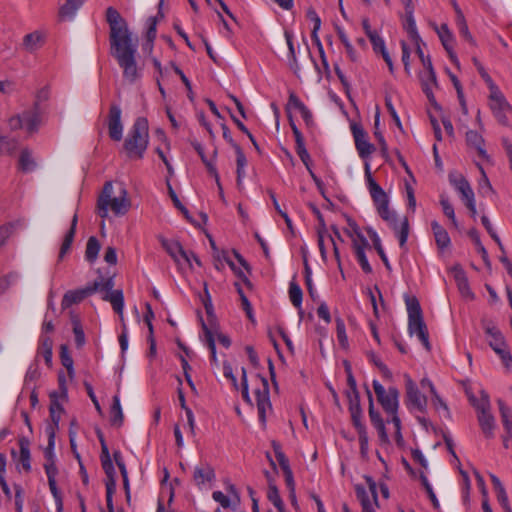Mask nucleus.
Returning <instances> with one entry per match:
<instances>
[{"instance_id": "nucleus-23", "label": "nucleus", "mask_w": 512, "mask_h": 512, "mask_svg": "<svg viewBox=\"0 0 512 512\" xmlns=\"http://www.w3.org/2000/svg\"><path fill=\"white\" fill-rule=\"evenodd\" d=\"M99 289L98 292H104L102 299L110 302L113 310L120 316L121 322L124 321L123 309H124V296L122 290Z\"/></svg>"}, {"instance_id": "nucleus-61", "label": "nucleus", "mask_w": 512, "mask_h": 512, "mask_svg": "<svg viewBox=\"0 0 512 512\" xmlns=\"http://www.w3.org/2000/svg\"><path fill=\"white\" fill-rule=\"evenodd\" d=\"M495 492H496L497 500L500 503L503 510L505 512H511V507L509 504V500H508V496H507L505 488L504 487L500 488L498 490H495Z\"/></svg>"}, {"instance_id": "nucleus-17", "label": "nucleus", "mask_w": 512, "mask_h": 512, "mask_svg": "<svg viewBox=\"0 0 512 512\" xmlns=\"http://www.w3.org/2000/svg\"><path fill=\"white\" fill-rule=\"evenodd\" d=\"M121 108L118 104H111L108 114V132L113 141H120L123 136V124L121 122Z\"/></svg>"}, {"instance_id": "nucleus-34", "label": "nucleus", "mask_w": 512, "mask_h": 512, "mask_svg": "<svg viewBox=\"0 0 512 512\" xmlns=\"http://www.w3.org/2000/svg\"><path fill=\"white\" fill-rule=\"evenodd\" d=\"M83 3L84 0H65L59 8V16L62 19L71 20Z\"/></svg>"}, {"instance_id": "nucleus-22", "label": "nucleus", "mask_w": 512, "mask_h": 512, "mask_svg": "<svg viewBox=\"0 0 512 512\" xmlns=\"http://www.w3.org/2000/svg\"><path fill=\"white\" fill-rule=\"evenodd\" d=\"M481 326L485 334L490 337L488 344L491 348L496 346H503L506 343L502 332L492 320L487 318L481 319Z\"/></svg>"}, {"instance_id": "nucleus-4", "label": "nucleus", "mask_w": 512, "mask_h": 512, "mask_svg": "<svg viewBox=\"0 0 512 512\" xmlns=\"http://www.w3.org/2000/svg\"><path fill=\"white\" fill-rule=\"evenodd\" d=\"M149 142L148 121L144 117H138L125 141L123 148L130 159H142Z\"/></svg>"}, {"instance_id": "nucleus-36", "label": "nucleus", "mask_w": 512, "mask_h": 512, "mask_svg": "<svg viewBox=\"0 0 512 512\" xmlns=\"http://www.w3.org/2000/svg\"><path fill=\"white\" fill-rule=\"evenodd\" d=\"M48 436V445L45 449V459L46 462L44 464L45 473H47V467H53L54 469H57L55 465V454H54V446H55V436L54 432H52V429H50Z\"/></svg>"}, {"instance_id": "nucleus-55", "label": "nucleus", "mask_w": 512, "mask_h": 512, "mask_svg": "<svg viewBox=\"0 0 512 512\" xmlns=\"http://www.w3.org/2000/svg\"><path fill=\"white\" fill-rule=\"evenodd\" d=\"M440 204L442 206V210H443L444 215L447 216L452 221V224L455 227H457L458 226V222H457L456 217H455L454 208H453L452 204L450 203L449 199L442 195L440 197Z\"/></svg>"}, {"instance_id": "nucleus-42", "label": "nucleus", "mask_w": 512, "mask_h": 512, "mask_svg": "<svg viewBox=\"0 0 512 512\" xmlns=\"http://www.w3.org/2000/svg\"><path fill=\"white\" fill-rule=\"evenodd\" d=\"M289 298L293 306L297 309H301L303 292L299 284L295 281V277L289 283Z\"/></svg>"}, {"instance_id": "nucleus-39", "label": "nucleus", "mask_w": 512, "mask_h": 512, "mask_svg": "<svg viewBox=\"0 0 512 512\" xmlns=\"http://www.w3.org/2000/svg\"><path fill=\"white\" fill-rule=\"evenodd\" d=\"M110 421L111 424L120 427L123 424L124 415L120 404V398L118 395L113 396V403L110 409Z\"/></svg>"}, {"instance_id": "nucleus-32", "label": "nucleus", "mask_w": 512, "mask_h": 512, "mask_svg": "<svg viewBox=\"0 0 512 512\" xmlns=\"http://www.w3.org/2000/svg\"><path fill=\"white\" fill-rule=\"evenodd\" d=\"M389 226L398 236L400 247L404 248L409 235V222L407 217H404L400 222L399 219H397L394 224Z\"/></svg>"}, {"instance_id": "nucleus-52", "label": "nucleus", "mask_w": 512, "mask_h": 512, "mask_svg": "<svg viewBox=\"0 0 512 512\" xmlns=\"http://www.w3.org/2000/svg\"><path fill=\"white\" fill-rule=\"evenodd\" d=\"M35 162L28 150H23L19 157V168L24 172H30L35 168Z\"/></svg>"}, {"instance_id": "nucleus-31", "label": "nucleus", "mask_w": 512, "mask_h": 512, "mask_svg": "<svg viewBox=\"0 0 512 512\" xmlns=\"http://www.w3.org/2000/svg\"><path fill=\"white\" fill-rule=\"evenodd\" d=\"M192 146L196 150L198 155L200 156L202 162L205 164L208 172L215 178V181L217 183V186L219 187L220 193L222 194V187H221V183H220V177H219V174L217 172V169H216L215 165L210 160L207 159V157H206V155L204 153V149H203L202 145L199 142L193 141L192 142Z\"/></svg>"}, {"instance_id": "nucleus-2", "label": "nucleus", "mask_w": 512, "mask_h": 512, "mask_svg": "<svg viewBox=\"0 0 512 512\" xmlns=\"http://www.w3.org/2000/svg\"><path fill=\"white\" fill-rule=\"evenodd\" d=\"M131 207L126 188L121 185L117 195L114 193L112 182H106L97 199V214L101 218L108 217L109 211L115 216H124Z\"/></svg>"}, {"instance_id": "nucleus-15", "label": "nucleus", "mask_w": 512, "mask_h": 512, "mask_svg": "<svg viewBox=\"0 0 512 512\" xmlns=\"http://www.w3.org/2000/svg\"><path fill=\"white\" fill-rule=\"evenodd\" d=\"M202 329L205 334L207 346L210 350L211 360L217 362L215 338H217L218 342L225 348L230 347L231 340L227 335L218 332L217 328L208 327L204 322H202Z\"/></svg>"}, {"instance_id": "nucleus-37", "label": "nucleus", "mask_w": 512, "mask_h": 512, "mask_svg": "<svg viewBox=\"0 0 512 512\" xmlns=\"http://www.w3.org/2000/svg\"><path fill=\"white\" fill-rule=\"evenodd\" d=\"M466 141L470 146L477 150L479 156L483 158L487 157L486 151L484 149V139L478 132L473 130L468 131L466 133Z\"/></svg>"}, {"instance_id": "nucleus-44", "label": "nucleus", "mask_w": 512, "mask_h": 512, "mask_svg": "<svg viewBox=\"0 0 512 512\" xmlns=\"http://www.w3.org/2000/svg\"><path fill=\"white\" fill-rule=\"evenodd\" d=\"M468 236L471 238V240L473 241L474 245L476 246V250L481 255L484 263L487 266H490V259H489V256H488V252H487V250L485 249V247L483 246V244H482V242L480 240V236H479L478 231L475 228H472V229H470L468 231Z\"/></svg>"}, {"instance_id": "nucleus-59", "label": "nucleus", "mask_w": 512, "mask_h": 512, "mask_svg": "<svg viewBox=\"0 0 512 512\" xmlns=\"http://www.w3.org/2000/svg\"><path fill=\"white\" fill-rule=\"evenodd\" d=\"M472 60H473L475 67L477 68V71L479 72L480 76L487 84L488 88L490 89V88H493L494 86H496V84L494 83L492 78L489 76V74L487 73V71L485 70L483 65L480 63V61L475 57Z\"/></svg>"}, {"instance_id": "nucleus-12", "label": "nucleus", "mask_w": 512, "mask_h": 512, "mask_svg": "<svg viewBox=\"0 0 512 512\" xmlns=\"http://www.w3.org/2000/svg\"><path fill=\"white\" fill-rule=\"evenodd\" d=\"M351 132L354 138L355 147L359 154V156L362 159L368 158L373 151L375 150V147L373 144H371L368 141V135L366 131L363 129V127L357 123L351 124Z\"/></svg>"}, {"instance_id": "nucleus-24", "label": "nucleus", "mask_w": 512, "mask_h": 512, "mask_svg": "<svg viewBox=\"0 0 512 512\" xmlns=\"http://www.w3.org/2000/svg\"><path fill=\"white\" fill-rule=\"evenodd\" d=\"M438 36L441 40V43L445 50L449 54V58L454 65L459 67L460 63L458 57L454 52V38L452 33L450 32L448 26L446 24H442L440 28L437 30Z\"/></svg>"}, {"instance_id": "nucleus-21", "label": "nucleus", "mask_w": 512, "mask_h": 512, "mask_svg": "<svg viewBox=\"0 0 512 512\" xmlns=\"http://www.w3.org/2000/svg\"><path fill=\"white\" fill-rule=\"evenodd\" d=\"M50 417H51V423L47 425L46 427V434H49L50 429H52V432H54V435H56V431L59 426V422L61 419V414L64 412V408L58 401V393L52 392L50 394V407H49Z\"/></svg>"}, {"instance_id": "nucleus-28", "label": "nucleus", "mask_w": 512, "mask_h": 512, "mask_svg": "<svg viewBox=\"0 0 512 512\" xmlns=\"http://www.w3.org/2000/svg\"><path fill=\"white\" fill-rule=\"evenodd\" d=\"M77 223H78V215L75 213L72 218V221H71V226H70L69 230L67 231V233L65 234L62 245L60 247L59 260H62L71 248V245L74 241V237H75V233H76Z\"/></svg>"}, {"instance_id": "nucleus-25", "label": "nucleus", "mask_w": 512, "mask_h": 512, "mask_svg": "<svg viewBox=\"0 0 512 512\" xmlns=\"http://www.w3.org/2000/svg\"><path fill=\"white\" fill-rule=\"evenodd\" d=\"M161 245L166 250V252L173 258L175 262H179L180 258L184 259L188 264H190V257L188 252H186L181 244L178 241H172L162 238Z\"/></svg>"}, {"instance_id": "nucleus-51", "label": "nucleus", "mask_w": 512, "mask_h": 512, "mask_svg": "<svg viewBox=\"0 0 512 512\" xmlns=\"http://www.w3.org/2000/svg\"><path fill=\"white\" fill-rule=\"evenodd\" d=\"M335 323H336L337 340L339 342V345L343 349H347L349 346V342H348V337L346 334L345 323H344L343 319H341L340 317H337L335 319Z\"/></svg>"}, {"instance_id": "nucleus-13", "label": "nucleus", "mask_w": 512, "mask_h": 512, "mask_svg": "<svg viewBox=\"0 0 512 512\" xmlns=\"http://www.w3.org/2000/svg\"><path fill=\"white\" fill-rule=\"evenodd\" d=\"M260 381H261L262 387L257 388L255 390V396H256V404H257L259 420L263 425H265L266 418H267V411H270L272 409V405L270 402L268 381L264 377H260Z\"/></svg>"}, {"instance_id": "nucleus-54", "label": "nucleus", "mask_w": 512, "mask_h": 512, "mask_svg": "<svg viewBox=\"0 0 512 512\" xmlns=\"http://www.w3.org/2000/svg\"><path fill=\"white\" fill-rule=\"evenodd\" d=\"M72 324H73V333H74V337H75L76 346L78 348H81L85 345V342H86L82 325L77 318L72 319Z\"/></svg>"}, {"instance_id": "nucleus-29", "label": "nucleus", "mask_w": 512, "mask_h": 512, "mask_svg": "<svg viewBox=\"0 0 512 512\" xmlns=\"http://www.w3.org/2000/svg\"><path fill=\"white\" fill-rule=\"evenodd\" d=\"M431 228L438 248L441 250L448 248L451 244V240L446 229L437 221L431 222Z\"/></svg>"}, {"instance_id": "nucleus-14", "label": "nucleus", "mask_w": 512, "mask_h": 512, "mask_svg": "<svg viewBox=\"0 0 512 512\" xmlns=\"http://www.w3.org/2000/svg\"><path fill=\"white\" fill-rule=\"evenodd\" d=\"M365 480L368 485V489H366L362 485L355 486L357 499L359 500L362 508L371 505H378L376 482L370 476H365Z\"/></svg>"}, {"instance_id": "nucleus-30", "label": "nucleus", "mask_w": 512, "mask_h": 512, "mask_svg": "<svg viewBox=\"0 0 512 512\" xmlns=\"http://www.w3.org/2000/svg\"><path fill=\"white\" fill-rule=\"evenodd\" d=\"M215 478V473L210 465L197 466L194 469L193 480L197 486H201L206 482H211Z\"/></svg>"}, {"instance_id": "nucleus-57", "label": "nucleus", "mask_w": 512, "mask_h": 512, "mask_svg": "<svg viewBox=\"0 0 512 512\" xmlns=\"http://www.w3.org/2000/svg\"><path fill=\"white\" fill-rule=\"evenodd\" d=\"M420 480H421V483L424 486V488H425V490H426V492H427V494L429 496V499L431 500V502L433 504V507L435 509H439V507H440L439 501H438V499H437V497H436V495H435V493H434V491L432 489V486L430 485L426 475L423 472L420 473Z\"/></svg>"}, {"instance_id": "nucleus-53", "label": "nucleus", "mask_w": 512, "mask_h": 512, "mask_svg": "<svg viewBox=\"0 0 512 512\" xmlns=\"http://www.w3.org/2000/svg\"><path fill=\"white\" fill-rule=\"evenodd\" d=\"M379 124H380V111H379V108L377 107L375 119H374V128H375L374 135L379 142L381 152L383 153V155H385L387 153L388 148H387V143L384 139L383 134L379 131Z\"/></svg>"}, {"instance_id": "nucleus-41", "label": "nucleus", "mask_w": 512, "mask_h": 512, "mask_svg": "<svg viewBox=\"0 0 512 512\" xmlns=\"http://www.w3.org/2000/svg\"><path fill=\"white\" fill-rule=\"evenodd\" d=\"M29 446H30V442L27 438L21 437L19 439L20 462L22 464L23 469L26 472H29L31 470Z\"/></svg>"}, {"instance_id": "nucleus-33", "label": "nucleus", "mask_w": 512, "mask_h": 512, "mask_svg": "<svg viewBox=\"0 0 512 512\" xmlns=\"http://www.w3.org/2000/svg\"><path fill=\"white\" fill-rule=\"evenodd\" d=\"M58 473V469H54L53 467H47V478H48V485L50 488V491L55 499V502L57 504L58 511L62 510V496L57 488L56 484V475Z\"/></svg>"}, {"instance_id": "nucleus-26", "label": "nucleus", "mask_w": 512, "mask_h": 512, "mask_svg": "<svg viewBox=\"0 0 512 512\" xmlns=\"http://www.w3.org/2000/svg\"><path fill=\"white\" fill-rule=\"evenodd\" d=\"M287 108L288 109H295L297 111H299V113L301 114L304 122L306 123V125L308 127L312 126L313 125V116H312V113L311 111L307 108V106L299 99V97L294 94V93H291L289 95V99H288V104H287Z\"/></svg>"}, {"instance_id": "nucleus-63", "label": "nucleus", "mask_w": 512, "mask_h": 512, "mask_svg": "<svg viewBox=\"0 0 512 512\" xmlns=\"http://www.w3.org/2000/svg\"><path fill=\"white\" fill-rule=\"evenodd\" d=\"M147 25V40L149 42H153L154 39L156 38L157 17H149L147 20Z\"/></svg>"}, {"instance_id": "nucleus-27", "label": "nucleus", "mask_w": 512, "mask_h": 512, "mask_svg": "<svg viewBox=\"0 0 512 512\" xmlns=\"http://www.w3.org/2000/svg\"><path fill=\"white\" fill-rule=\"evenodd\" d=\"M44 43L45 34L37 30L24 36L22 46L26 51L33 53L40 49Z\"/></svg>"}, {"instance_id": "nucleus-56", "label": "nucleus", "mask_w": 512, "mask_h": 512, "mask_svg": "<svg viewBox=\"0 0 512 512\" xmlns=\"http://www.w3.org/2000/svg\"><path fill=\"white\" fill-rule=\"evenodd\" d=\"M492 350L501 358L506 367H510L512 362V355L508 349L507 343L503 346L492 347Z\"/></svg>"}, {"instance_id": "nucleus-38", "label": "nucleus", "mask_w": 512, "mask_h": 512, "mask_svg": "<svg viewBox=\"0 0 512 512\" xmlns=\"http://www.w3.org/2000/svg\"><path fill=\"white\" fill-rule=\"evenodd\" d=\"M236 164H237V186L238 188L242 187L243 179L245 177V166L247 164V159L242 151L241 147H236Z\"/></svg>"}, {"instance_id": "nucleus-6", "label": "nucleus", "mask_w": 512, "mask_h": 512, "mask_svg": "<svg viewBox=\"0 0 512 512\" xmlns=\"http://www.w3.org/2000/svg\"><path fill=\"white\" fill-rule=\"evenodd\" d=\"M365 175L368 182L369 192L376 206L378 214L385 222H387L388 225L394 224V222L398 219V215L395 211L389 208L388 196L373 179L368 164H366L365 167Z\"/></svg>"}, {"instance_id": "nucleus-35", "label": "nucleus", "mask_w": 512, "mask_h": 512, "mask_svg": "<svg viewBox=\"0 0 512 512\" xmlns=\"http://www.w3.org/2000/svg\"><path fill=\"white\" fill-rule=\"evenodd\" d=\"M52 348L53 340L48 336L41 335L37 356H42L47 366L52 364Z\"/></svg>"}, {"instance_id": "nucleus-20", "label": "nucleus", "mask_w": 512, "mask_h": 512, "mask_svg": "<svg viewBox=\"0 0 512 512\" xmlns=\"http://www.w3.org/2000/svg\"><path fill=\"white\" fill-rule=\"evenodd\" d=\"M449 182L461 195V199L464 201V203L475 198L474 192L469 182L461 174L450 173Z\"/></svg>"}, {"instance_id": "nucleus-49", "label": "nucleus", "mask_w": 512, "mask_h": 512, "mask_svg": "<svg viewBox=\"0 0 512 512\" xmlns=\"http://www.w3.org/2000/svg\"><path fill=\"white\" fill-rule=\"evenodd\" d=\"M267 498L276 507L278 512H285L284 503L280 497L279 490L276 485L272 483L269 484Z\"/></svg>"}, {"instance_id": "nucleus-7", "label": "nucleus", "mask_w": 512, "mask_h": 512, "mask_svg": "<svg viewBox=\"0 0 512 512\" xmlns=\"http://www.w3.org/2000/svg\"><path fill=\"white\" fill-rule=\"evenodd\" d=\"M113 287V276H109L108 278L99 276L92 284H89L84 288L67 291L62 298L61 306L63 309L69 308L73 304L80 303L87 296L98 292L99 289H109Z\"/></svg>"}, {"instance_id": "nucleus-48", "label": "nucleus", "mask_w": 512, "mask_h": 512, "mask_svg": "<svg viewBox=\"0 0 512 512\" xmlns=\"http://www.w3.org/2000/svg\"><path fill=\"white\" fill-rule=\"evenodd\" d=\"M413 12L414 11L406 12V22L404 24V28L406 29L413 42H421V37L417 31Z\"/></svg>"}, {"instance_id": "nucleus-16", "label": "nucleus", "mask_w": 512, "mask_h": 512, "mask_svg": "<svg viewBox=\"0 0 512 512\" xmlns=\"http://www.w3.org/2000/svg\"><path fill=\"white\" fill-rule=\"evenodd\" d=\"M367 396L369 399L368 414H369L370 422L378 432L380 444L381 445H389L390 439L386 432L385 422H384L383 418L381 417L380 413L378 411H376L374 408L372 393L370 392L369 389H367Z\"/></svg>"}, {"instance_id": "nucleus-62", "label": "nucleus", "mask_w": 512, "mask_h": 512, "mask_svg": "<svg viewBox=\"0 0 512 512\" xmlns=\"http://www.w3.org/2000/svg\"><path fill=\"white\" fill-rule=\"evenodd\" d=\"M367 36L369 37L375 51L380 50L381 52L383 49H386L384 40L375 31H368Z\"/></svg>"}, {"instance_id": "nucleus-11", "label": "nucleus", "mask_w": 512, "mask_h": 512, "mask_svg": "<svg viewBox=\"0 0 512 512\" xmlns=\"http://www.w3.org/2000/svg\"><path fill=\"white\" fill-rule=\"evenodd\" d=\"M490 91V108L493 111L494 116L501 124H507L506 111L510 109L509 103L506 101L503 93L500 91L498 86H494L489 89Z\"/></svg>"}, {"instance_id": "nucleus-58", "label": "nucleus", "mask_w": 512, "mask_h": 512, "mask_svg": "<svg viewBox=\"0 0 512 512\" xmlns=\"http://www.w3.org/2000/svg\"><path fill=\"white\" fill-rule=\"evenodd\" d=\"M352 423L357 430V433L367 432L366 426L362 422V409H358L357 412L350 411Z\"/></svg>"}, {"instance_id": "nucleus-46", "label": "nucleus", "mask_w": 512, "mask_h": 512, "mask_svg": "<svg viewBox=\"0 0 512 512\" xmlns=\"http://www.w3.org/2000/svg\"><path fill=\"white\" fill-rule=\"evenodd\" d=\"M100 243L98 239L94 236H91L86 244L85 258L88 262L93 263L96 261L98 257V253L100 251Z\"/></svg>"}, {"instance_id": "nucleus-8", "label": "nucleus", "mask_w": 512, "mask_h": 512, "mask_svg": "<svg viewBox=\"0 0 512 512\" xmlns=\"http://www.w3.org/2000/svg\"><path fill=\"white\" fill-rule=\"evenodd\" d=\"M99 441L101 444V454H100V460L102 468L106 474V504L107 507L110 509V512H112V497L116 490V471L114 468V465L111 460V456L108 450V446L105 442V439L102 434L98 435Z\"/></svg>"}, {"instance_id": "nucleus-5", "label": "nucleus", "mask_w": 512, "mask_h": 512, "mask_svg": "<svg viewBox=\"0 0 512 512\" xmlns=\"http://www.w3.org/2000/svg\"><path fill=\"white\" fill-rule=\"evenodd\" d=\"M405 303L408 312V331L411 335L416 334L427 351L431 350L427 326L423 320L422 309L418 299L414 296H407Z\"/></svg>"}, {"instance_id": "nucleus-60", "label": "nucleus", "mask_w": 512, "mask_h": 512, "mask_svg": "<svg viewBox=\"0 0 512 512\" xmlns=\"http://www.w3.org/2000/svg\"><path fill=\"white\" fill-rule=\"evenodd\" d=\"M346 396L349 401V411L361 409L359 391H347Z\"/></svg>"}, {"instance_id": "nucleus-45", "label": "nucleus", "mask_w": 512, "mask_h": 512, "mask_svg": "<svg viewBox=\"0 0 512 512\" xmlns=\"http://www.w3.org/2000/svg\"><path fill=\"white\" fill-rule=\"evenodd\" d=\"M497 404L499 406L503 426L510 437H512V413L510 409L505 405L503 400L498 399Z\"/></svg>"}, {"instance_id": "nucleus-3", "label": "nucleus", "mask_w": 512, "mask_h": 512, "mask_svg": "<svg viewBox=\"0 0 512 512\" xmlns=\"http://www.w3.org/2000/svg\"><path fill=\"white\" fill-rule=\"evenodd\" d=\"M47 99L48 91L46 89L38 91L31 107L9 119V127L12 130L25 129L29 134L37 132L44 114L42 102H45Z\"/></svg>"}, {"instance_id": "nucleus-43", "label": "nucleus", "mask_w": 512, "mask_h": 512, "mask_svg": "<svg viewBox=\"0 0 512 512\" xmlns=\"http://www.w3.org/2000/svg\"><path fill=\"white\" fill-rule=\"evenodd\" d=\"M454 271V277L461 294L466 297H473V293L469 288L468 279L465 275V272L460 268H455Z\"/></svg>"}, {"instance_id": "nucleus-40", "label": "nucleus", "mask_w": 512, "mask_h": 512, "mask_svg": "<svg viewBox=\"0 0 512 512\" xmlns=\"http://www.w3.org/2000/svg\"><path fill=\"white\" fill-rule=\"evenodd\" d=\"M306 17L311 22H313V30L311 33V38H312L313 42L315 43V45L317 46V48H321V41L318 37V31L321 27V19L313 8H309L307 10Z\"/></svg>"}, {"instance_id": "nucleus-18", "label": "nucleus", "mask_w": 512, "mask_h": 512, "mask_svg": "<svg viewBox=\"0 0 512 512\" xmlns=\"http://www.w3.org/2000/svg\"><path fill=\"white\" fill-rule=\"evenodd\" d=\"M406 378V395L408 404L420 412H424L427 404V399L421 394L415 382L408 376Z\"/></svg>"}, {"instance_id": "nucleus-10", "label": "nucleus", "mask_w": 512, "mask_h": 512, "mask_svg": "<svg viewBox=\"0 0 512 512\" xmlns=\"http://www.w3.org/2000/svg\"><path fill=\"white\" fill-rule=\"evenodd\" d=\"M373 389L377 400L383 410L389 414H395L399 409V391L396 387H389L387 390L377 381L373 380Z\"/></svg>"}, {"instance_id": "nucleus-1", "label": "nucleus", "mask_w": 512, "mask_h": 512, "mask_svg": "<svg viewBox=\"0 0 512 512\" xmlns=\"http://www.w3.org/2000/svg\"><path fill=\"white\" fill-rule=\"evenodd\" d=\"M106 21L110 27L111 55L122 69L124 79L134 83L142 76L136 61L138 41L132 38L125 20L114 7L107 8Z\"/></svg>"}, {"instance_id": "nucleus-9", "label": "nucleus", "mask_w": 512, "mask_h": 512, "mask_svg": "<svg viewBox=\"0 0 512 512\" xmlns=\"http://www.w3.org/2000/svg\"><path fill=\"white\" fill-rule=\"evenodd\" d=\"M474 406L478 412L477 419L482 433L488 439L493 438L496 422L494 416L490 412V400L488 394L483 393L481 400L477 404H474Z\"/></svg>"}, {"instance_id": "nucleus-50", "label": "nucleus", "mask_w": 512, "mask_h": 512, "mask_svg": "<svg viewBox=\"0 0 512 512\" xmlns=\"http://www.w3.org/2000/svg\"><path fill=\"white\" fill-rule=\"evenodd\" d=\"M371 239H372V242H373V245H374V248L375 250L377 251L378 255L380 256L383 264L385 265V267L387 269H391V266H390V263H389V260L384 252V249L382 247V244H381V240L379 238V236L377 235V233L373 230H369L368 231Z\"/></svg>"}, {"instance_id": "nucleus-64", "label": "nucleus", "mask_w": 512, "mask_h": 512, "mask_svg": "<svg viewBox=\"0 0 512 512\" xmlns=\"http://www.w3.org/2000/svg\"><path fill=\"white\" fill-rule=\"evenodd\" d=\"M212 498L225 509L232 506L231 499L221 491H214Z\"/></svg>"}, {"instance_id": "nucleus-47", "label": "nucleus", "mask_w": 512, "mask_h": 512, "mask_svg": "<svg viewBox=\"0 0 512 512\" xmlns=\"http://www.w3.org/2000/svg\"><path fill=\"white\" fill-rule=\"evenodd\" d=\"M60 360L62 365L67 369L68 376L73 378L75 375V371L73 368V359L69 354V349L66 344H62L60 346Z\"/></svg>"}, {"instance_id": "nucleus-19", "label": "nucleus", "mask_w": 512, "mask_h": 512, "mask_svg": "<svg viewBox=\"0 0 512 512\" xmlns=\"http://www.w3.org/2000/svg\"><path fill=\"white\" fill-rule=\"evenodd\" d=\"M352 244L357 261L363 272L366 274L372 273V267L365 254V248L369 246L367 239L361 233H357V237L353 239Z\"/></svg>"}]
</instances>
